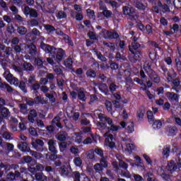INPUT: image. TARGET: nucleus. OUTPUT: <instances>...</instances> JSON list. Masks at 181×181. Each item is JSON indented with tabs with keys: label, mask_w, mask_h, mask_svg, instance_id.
Here are the masks:
<instances>
[{
	"label": "nucleus",
	"mask_w": 181,
	"mask_h": 181,
	"mask_svg": "<svg viewBox=\"0 0 181 181\" xmlns=\"http://www.w3.org/2000/svg\"><path fill=\"white\" fill-rule=\"evenodd\" d=\"M40 47L47 54H49V57H52L57 63H60L66 57V51L63 48H56L54 46L44 43L43 42H40Z\"/></svg>",
	"instance_id": "obj_1"
},
{
	"label": "nucleus",
	"mask_w": 181,
	"mask_h": 181,
	"mask_svg": "<svg viewBox=\"0 0 181 181\" xmlns=\"http://www.w3.org/2000/svg\"><path fill=\"white\" fill-rule=\"evenodd\" d=\"M98 118L100 122H97V127L102 128V129H107V132H117L119 129V126L114 124L112 119L106 116L105 114H98Z\"/></svg>",
	"instance_id": "obj_2"
},
{
	"label": "nucleus",
	"mask_w": 181,
	"mask_h": 181,
	"mask_svg": "<svg viewBox=\"0 0 181 181\" xmlns=\"http://www.w3.org/2000/svg\"><path fill=\"white\" fill-rule=\"evenodd\" d=\"M140 47L144 49L145 47L144 45L139 44V42H132L130 45H129V50L133 54L130 57L131 62L133 63H136V62L141 60L142 59V50H141Z\"/></svg>",
	"instance_id": "obj_3"
},
{
	"label": "nucleus",
	"mask_w": 181,
	"mask_h": 181,
	"mask_svg": "<svg viewBox=\"0 0 181 181\" xmlns=\"http://www.w3.org/2000/svg\"><path fill=\"white\" fill-rule=\"evenodd\" d=\"M23 46L24 47V53L29 55H25V59L30 60L31 57H34L37 54V47L33 43L25 44L23 43Z\"/></svg>",
	"instance_id": "obj_4"
},
{
	"label": "nucleus",
	"mask_w": 181,
	"mask_h": 181,
	"mask_svg": "<svg viewBox=\"0 0 181 181\" xmlns=\"http://www.w3.org/2000/svg\"><path fill=\"white\" fill-rule=\"evenodd\" d=\"M122 12L123 15L129 17L130 21H136V19L139 18L138 13L135 11V8H134V7L124 6L122 7Z\"/></svg>",
	"instance_id": "obj_5"
},
{
	"label": "nucleus",
	"mask_w": 181,
	"mask_h": 181,
	"mask_svg": "<svg viewBox=\"0 0 181 181\" xmlns=\"http://www.w3.org/2000/svg\"><path fill=\"white\" fill-rule=\"evenodd\" d=\"M16 170L19 169V165L18 164H9L8 163H0V171L4 172V173H8L9 170Z\"/></svg>",
	"instance_id": "obj_6"
},
{
	"label": "nucleus",
	"mask_w": 181,
	"mask_h": 181,
	"mask_svg": "<svg viewBox=\"0 0 181 181\" xmlns=\"http://www.w3.org/2000/svg\"><path fill=\"white\" fill-rule=\"evenodd\" d=\"M102 35L105 39H118L119 38V34L115 30L113 31L107 30L105 28H103L101 31Z\"/></svg>",
	"instance_id": "obj_7"
},
{
	"label": "nucleus",
	"mask_w": 181,
	"mask_h": 181,
	"mask_svg": "<svg viewBox=\"0 0 181 181\" xmlns=\"http://www.w3.org/2000/svg\"><path fill=\"white\" fill-rule=\"evenodd\" d=\"M47 144L48 145V151L51 154L59 153V151L57 150V141L54 139H47Z\"/></svg>",
	"instance_id": "obj_8"
},
{
	"label": "nucleus",
	"mask_w": 181,
	"mask_h": 181,
	"mask_svg": "<svg viewBox=\"0 0 181 181\" xmlns=\"http://www.w3.org/2000/svg\"><path fill=\"white\" fill-rule=\"evenodd\" d=\"M11 112L8 107H0V124L5 122V119H9Z\"/></svg>",
	"instance_id": "obj_9"
},
{
	"label": "nucleus",
	"mask_w": 181,
	"mask_h": 181,
	"mask_svg": "<svg viewBox=\"0 0 181 181\" xmlns=\"http://www.w3.org/2000/svg\"><path fill=\"white\" fill-rule=\"evenodd\" d=\"M177 169H181V167H179L178 163H176L173 160L168 161L167 170H169V172H176Z\"/></svg>",
	"instance_id": "obj_10"
},
{
	"label": "nucleus",
	"mask_w": 181,
	"mask_h": 181,
	"mask_svg": "<svg viewBox=\"0 0 181 181\" xmlns=\"http://www.w3.org/2000/svg\"><path fill=\"white\" fill-rule=\"evenodd\" d=\"M14 86H18V88L23 92L24 94L28 93V87L26 86V83L23 81H20L16 79L14 81Z\"/></svg>",
	"instance_id": "obj_11"
},
{
	"label": "nucleus",
	"mask_w": 181,
	"mask_h": 181,
	"mask_svg": "<svg viewBox=\"0 0 181 181\" xmlns=\"http://www.w3.org/2000/svg\"><path fill=\"white\" fill-rule=\"evenodd\" d=\"M178 131L179 129H177L176 126H168L165 134L168 136H176Z\"/></svg>",
	"instance_id": "obj_12"
},
{
	"label": "nucleus",
	"mask_w": 181,
	"mask_h": 181,
	"mask_svg": "<svg viewBox=\"0 0 181 181\" xmlns=\"http://www.w3.org/2000/svg\"><path fill=\"white\" fill-rule=\"evenodd\" d=\"M165 97L168 98L169 101H175L176 103H179V95L177 93H175L174 92H167L165 93Z\"/></svg>",
	"instance_id": "obj_13"
},
{
	"label": "nucleus",
	"mask_w": 181,
	"mask_h": 181,
	"mask_svg": "<svg viewBox=\"0 0 181 181\" xmlns=\"http://www.w3.org/2000/svg\"><path fill=\"white\" fill-rule=\"evenodd\" d=\"M17 147L21 152H28L30 151V147H29V144L26 141L20 142Z\"/></svg>",
	"instance_id": "obj_14"
},
{
	"label": "nucleus",
	"mask_w": 181,
	"mask_h": 181,
	"mask_svg": "<svg viewBox=\"0 0 181 181\" xmlns=\"http://www.w3.org/2000/svg\"><path fill=\"white\" fill-rule=\"evenodd\" d=\"M37 117V112L36 110L33 109L30 110V113L28 115V119L29 122H31V124H33L35 122V119Z\"/></svg>",
	"instance_id": "obj_15"
},
{
	"label": "nucleus",
	"mask_w": 181,
	"mask_h": 181,
	"mask_svg": "<svg viewBox=\"0 0 181 181\" xmlns=\"http://www.w3.org/2000/svg\"><path fill=\"white\" fill-rule=\"evenodd\" d=\"M32 146L34 148V149H36V151H39V146L41 148L45 146V142L42 141L41 139H36L35 141L31 142Z\"/></svg>",
	"instance_id": "obj_16"
},
{
	"label": "nucleus",
	"mask_w": 181,
	"mask_h": 181,
	"mask_svg": "<svg viewBox=\"0 0 181 181\" xmlns=\"http://www.w3.org/2000/svg\"><path fill=\"white\" fill-rule=\"evenodd\" d=\"M60 121H62L60 117L55 116L51 121V125H56V127L62 129V128H63V126L62 125V123H60Z\"/></svg>",
	"instance_id": "obj_17"
},
{
	"label": "nucleus",
	"mask_w": 181,
	"mask_h": 181,
	"mask_svg": "<svg viewBox=\"0 0 181 181\" xmlns=\"http://www.w3.org/2000/svg\"><path fill=\"white\" fill-rule=\"evenodd\" d=\"M63 156L62 155H58L57 153H53V154H47L46 155V159L48 160H50L51 162H54L56 159H62Z\"/></svg>",
	"instance_id": "obj_18"
},
{
	"label": "nucleus",
	"mask_w": 181,
	"mask_h": 181,
	"mask_svg": "<svg viewBox=\"0 0 181 181\" xmlns=\"http://www.w3.org/2000/svg\"><path fill=\"white\" fill-rule=\"evenodd\" d=\"M134 6L136 9H139V11H145L146 9V6L142 3V0H139V1H134Z\"/></svg>",
	"instance_id": "obj_19"
},
{
	"label": "nucleus",
	"mask_w": 181,
	"mask_h": 181,
	"mask_svg": "<svg viewBox=\"0 0 181 181\" xmlns=\"http://www.w3.org/2000/svg\"><path fill=\"white\" fill-rule=\"evenodd\" d=\"M33 100L35 105H39V104H42V105H43L44 104H46L45 98H42V95H40L39 96H35Z\"/></svg>",
	"instance_id": "obj_20"
},
{
	"label": "nucleus",
	"mask_w": 181,
	"mask_h": 181,
	"mask_svg": "<svg viewBox=\"0 0 181 181\" xmlns=\"http://www.w3.org/2000/svg\"><path fill=\"white\" fill-rule=\"evenodd\" d=\"M16 27L17 28V32L19 33V35L23 36L28 33V28H26L25 26L16 25Z\"/></svg>",
	"instance_id": "obj_21"
},
{
	"label": "nucleus",
	"mask_w": 181,
	"mask_h": 181,
	"mask_svg": "<svg viewBox=\"0 0 181 181\" xmlns=\"http://www.w3.org/2000/svg\"><path fill=\"white\" fill-rule=\"evenodd\" d=\"M99 15H103L106 19H110L112 17V11L111 10L104 9L103 12L99 13Z\"/></svg>",
	"instance_id": "obj_22"
},
{
	"label": "nucleus",
	"mask_w": 181,
	"mask_h": 181,
	"mask_svg": "<svg viewBox=\"0 0 181 181\" xmlns=\"http://www.w3.org/2000/svg\"><path fill=\"white\" fill-rule=\"evenodd\" d=\"M23 44L14 45L13 49L16 53H25V47Z\"/></svg>",
	"instance_id": "obj_23"
},
{
	"label": "nucleus",
	"mask_w": 181,
	"mask_h": 181,
	"mask_svg": "<svg viewBox=\"0 0 181 181\" xmlns=\"http://www.w3.org/2000/svg\"><path fill=\"white\" fill-rule=\"evenodd\" d=\"M35 160L30 157V156H24L21 160V165H25V163H30V162Z\"/></svg>",
	"instance_id": "obj_24"
},
{
	"label": "nucleus",
	"mask_w": 181,
	"mask_h": 181,
	"mask_svg": "<svg viewBox=\"0 0 181 181\" xmlns=\"http://www.w3.org/2000/svg\"><path fill=\"white\" fill-rule=\"evenodd\" d=\"M23 67L25 71H33V70H35V67L33 66V65H32V64H30L29 62H25L23 64Z\"/></svg>",
	"instance_id": "obj_25"
},
{
	"label": "nucleus",
	"mask_w": 181,
	"mask_h": 181,
	"mask_svg": "<svg viewBox=\"0 0 181 181\" xmlns=\"http://www.w3.org/2000/svg\"><path fill=\"white\" fill-rule=\"evenodd\" d=\"M86 76L89 78H95L97 77V71L90 69L86 71Z\"/></svg>",
	"instance_id": "obj_26"
},
{
	"label": "nucleus",
	"mask_w": 181,
	"mask_h": 181,
	"mask_svg": "<svg viewBox=\"0 0 181 181\" xmlns=\"http://www.w3.org/2000/svg\"><path fill=\"white\" fill-rule=\"evenodd\" d=\"M43 63V59L40 57H36L34 59V64L35 66H37L38 69H43V67H45Z\"/></svg>",
	"instance_id": "obj_27"
},
{
	"label": "nucleus",
	"mask_w": 181,
	"mask_h": 181,
	"mask_svg": "<svg viewBox=\"0 0 181 181\" xmlns=\"http://www.w3.org/2000/svg\"><path fill=\"white\" fill-rule=\"evenodd\" d=\"M87 158L95 160V162H98V160H100V158H98L97 156H95V154H94V151L93 150H90L88 152Z\"/></svg>",
	"instance_id": "obj_28"
},
{
	"label": "nucleus",
	"mask_w": 181,
	"mask_h": 181,
	"mask_svg": "<svg viewBox=\"0 0 181 181\" xmlns=\"http://www.w3.org/2000/svg\"><path fill=\"white\" fill-rule=\"evenodd\" d=\"M64 66L67 67V69H71L73 67V59H71V57H69L64 61Z\"/></svg>",
	"instance_id": "obj_29"
},
{
	"label": "nucleus",
	"mask_w": 181,
	"mask_h": 181,
	"mask_svg": "<svg viewBox=\"0 0 181 181\" xmlns=\"http://www.w3.org/2000/svg\"><path fill=\"white\" fill-rule=\"evenodd\" d=\"M94 52L95 53L98 60H100V62H107V57L104 56L101 52L98 51L96 49H94Z\"/></svg>",
	"instance_id": "obj_30"
},
{
	"label": "nucleus",
	"mask_w": 181,
	"mask_h": 181,
	"mask_svg": "<svg viewBox=\"0 0 181 181\" xmlns=\"http://www.w3.org/2000/svg\"><path fill=\"white\" fill-rule=\"evenodd\" d=\"M30 171L33 173V172H42L45 170V166L42 164H37L35 167L30 168Z\"/></svg>",
	"instance_id": "obj_31"
},
{
	"label": "nucleus",
	"mask_w": 181,
	"mask_h": 181,
	"mask_svg": "<svg viewBox=\"0 0 181 181\" xmlns=\"http://www.w3.org/2000/svg\"><path fill=\"white\" fill-rule=\"evenodd\" d=\"M0 88H6L7 90V93H12L13 91L12 86L6 83L0 82Z\"/></svg>",
	"instance_id": "obj_32"
},
{
	"label": "nucleus",
	"mask_w": 181,
	"mask_h": 181,
	"mask_svg": "<svg viewBox=\"0 0 181 181\" xmlns=\"http://www.w3.org/2000/svg\"><path fill=\"white\" fill-rule=\"evenodd\" d=\"M152 86H153V83L151 82V81H145L144 86H141L140 88V90H142L143 91H146L148 90V88H151Z\"/></svg>",
	"instance_id": "obj_33"
},
{
	"label": "nucleus",
	"mask_w": 181,
	"mask_h": 181,
	"mask_svg": "<svg viewBox=\"0 0 181 181\" xmlns=\"http://www.w3.org/2000/svg\"><path fill=\"white\" fill-rule=\"evenodd\" d=\"M55 138L56 139H57V141L63 142L64 141H66V139H67V136L65 133H58L57 134H56Z\"/></svg>",
	"instance_id": "obj_34"
},
{
	"label": "nucleus",
	"mask_w": 181,
	"mask_h": 181,
	"mask_svg": "<svg viewBox=\"0 0 181 181\" xmlns=\"http://www.w3.org/2000/svg\"><path fill=\"white\" fill-rule=\"evenodd\" d=\"M144 69L148 77L155 73V71L152 69L151 64H147Z\"/></svg>",
	"instance_id": "obj_35"
},
{
	"label": "nucleus",
	"mask_w": 181,
	"mask_h": 181,
	"mask_svg": "<svg viewBox=\"0 0 181 181\" xmlns=\"http://www.w3.org/2000/svg\"><path fill=\"white\" fill-rule=\"evenodd\" d=\"M148 77L150 80H152V81H154V83H158L159 81H160V78L158 76L156 72H153V74H151V75H150Z\"/></svg>",
	"instance_id": "obj_36"
},
{
	"label": "nucleus",
	"mask_w": 181,
	"mask_h": 181,
	"mask_svg": "<svg viewBox=\"0 0 181 181\" xmlns=\"http://www.w3.org/2000/svg\"><path fill=\"white\" fill-rule=\"evenodd\" d=\"M59 148L62 153H64V152H66V149H67V143L64 141L59 143Z\"/></svg>",
	"instance_id": "obj_37"
},
{
	"label": "nucleus",
	"mask_w": 181,
	"mask_h": 181,
	"mask_svg": "<svg viewBox=\"0 0 181 181\" xmlns=\"http://www.w3.org/2000/svg\"><path fill=\"white\" fill-rule=\"evenodd\" d=\"M112 102L107 100L105 102V106L106 107V110L108 111V112H112Z\"/></svg>",
	"instance_id": "obj_38"
},
{
	"label": "nucleus",
	"mask_w": 181,
	"mask_h": 181,
	"mask_svg": "<svg viewBox=\"0 0 181 181\" xmlns=\"http://www.w3.org/2000/svg\"><path fill=\"white\" fill-rule=\"evenodd\" d=\"M57 18L59 20L66 19V18H67V13H66V12L64 11L61 10V11H58V13L57 14Z\"/></svg>",
	"instance_id": "obj_39"
},
{
	"label": "nucleus",
	"mask_w": 181,
	"mask_h": 181,
	"mask_svg": "<svg viewBox=\"0 0 181 181\" xmlns=\"http://www.w3.org/2000/svg\"><path fill=\"white\" fill-rule=\"evenodd\" d=\"M40 131L42 130L39 128L30 127L29 129V132L33 136H37V132H40Z\"/></svg>",
	"instance_id": "obj_40"
},
{
	"label": "nucleus",
	"mask_w": 181,
	"mask_h": 181,
	"mask_svg": "<svg viewBox=\"0 0 181 181\" xmlns=\"http://www.w3.org/2000/svg\"><path fill=\"white\" fill-rule=\"evenodd\" d=\"M147 118L148 119V122L152 123L155 121V116H153V112L152 110L147 111Z\"/></svg>",
	"instance_id": "obj_41"
},
{
	"label": "nucleus",
	"mask_w": 181,
	"mask_h": 181,
	"mask_svg": "<svg viewBox=\"0 0 181 181\" xmlns=\"http://www.w3.org/2000/svg\"><path fill=\"white\" fill-rule=\"evenodd\" d=\"M28 25L31 28H34L35 26H37L39 25V21L36 18H33L27 22Z\"/></svg>",
	"instance_id": "obj_42"
},
{
	"label": "nucleus",
	"mask_w": 181,
	"mask_h": 181,
	"mask_svg": "<svg viewBox=\"0 0 181 181\" xmlns=\"http://www.w3.org/2000/svg\"><path fill=\"white\" fill-rule=\"evenodd\" d=\"M26 39L29 42H35L36 39H37V37L34 35L31 32L27 33L26 35Z\"/></svg>",
	"instance_id": "obj_43"
},
{
	"label": "nucleus",
	"mask_w": 181,
	"mask_h": 181,
	"mask_svg": "<svg viewBox=\"0 0 181 181\" xmlns=\"http://www.w3.org/2000/svg\"><path fill=\"white\" fill-rule=\"evenodd\" d=\"M72 177L74 181H80V179H81V175L80 174V172L74 171L72 173Z\"/></svg>",
	"instance_id": "obj_44"
},
{
	"label": "nucleus",
	"mask_w": 181,
	"mask_h": 181,
	"mask_svg": "<svg viewBox=\"0 0 181 181\" xmlns=\"http://www.w3.org/2000/svg\"><path fill=\"white\" fill-rule=\"evenodd\" d=\"M120 175L122 177H127V179H131L132 175L131 173L128 170H126V171L122 170L120 173Z\"/></svg>",
	"instance_id": "obj_45"
},
{
	"label": "nucleus",
	"mask_w": 181,
	"mask_h": 181,
	"mask_svg": "<svg viewBox=\"0 0 181 181\" xmlns=\"http://www.w3.org/2000/svg\"><path fill=\"white\" fill-rule=\"evenodd\" d=\"M2 137L6 141H12V139H13L12 134L9 133V132H4L2 134Z\"/></svg>",
	"instance_id": "obj_46"
},
{
	"label": "nucleus",
	"mask_w": 181,
	"mask_h": 181,
	"mask_svg": "<svg viewBox=\"0 0 181 181\" xmlns=\"http://www.w3.org/2000/svg\"><path fill=\"white\" fill-rule=\"evenodd\" d=\"M40 88V83L39 82L33 83L31 86H30V91H37Z\"/></svg>",
	"instance_id": "obj_47"
},
{
	"label": "nucleus",
	"mask_w": 181,
	"mask_h": 181,
	"mask_svg": "<svg viewBox=\"0 0 181 181\" xmlns=\"http://www.w3.org/2000/svg\"><path fill=\"white\" fill-rule=\"evenodd\" d=\"M153 127L154 129H159L162 128V122L160 120H156L153 122Z\"/></svg>",
	"instance_id": "obj_48"
},
{
	"label": "nucleus",
	"mask_w": 181,
	"mask_h": 181,
	"mask_svg": "<svg viewBox=\"0 0 181 181\" xmlns=\"http://www.w3.org/2000/svg\"><path fill=\"white\" fill-rule=\"evenodd\" d=\"M45 29L49 33H53L56 30V28L54 26L47 24L45 25Z\"/></svg>",
	"instance_id": "obj_49"
},
{
	"label": "nucleus",
	"mask_w": 181,
	"mask_h": 181,
	"mask_svg": "<svg viewBox=\"0 0 181 181\" xmlns=\"http://www.w3.org/2000/svg\"><path fill=\"white\" fill-rule=\"evenodd\" d=\"M170 153V147H166L163 149V158H169Z\"/></svg>",
	"instance_id": "obj_50"
},
{
	"label": "nucleus",
	"mask_w": 181,
	"mask_h": 181,
	"mask_svg": "<svg viewBox=\"0 0 181 181\" xmlns=\"http://www.w3.org/2000/svg\"><path fill=\"white\" fill-rule=\"evenodd\" d=\"M74 163L76 166H78V168H80V166L83 165V160H81V158L80 157H76L74 159Z\"/></svg>",
	"instance_id": "obj_51"
},
{
	"label": "nucleus",
	"mask_w": 181,
	"mask_h": 181,
	"mask_svg": "<svg viewBox=\"0 0 181 181\" xmlns=\"http://www.w3.org/2000/svg\"><path fill=\"white\" fill-rule=\"evenodd\" d=\"M126 131L127 134H132V132L135 131V129H134V122H132L130 124L127 126V127L126 128Z\"/></svg>",
	"instance_id": "obj_52"
},
{
	"label": "nucleus",
	"mask_w": 181,
	"mask_h": 181,
	"mask_svg": "<svg viewBox=\"0 0 181 181\" xmlns=\"http://www.w3.org/2000/svg\"><path fill=\"white\" fill-rule=\"evenodd\" d=\"M90 100L89 101V105H93V104H94L95 101L98 100V97H97V95L95 94L90 95Z\"/></svg>",
	"instance_id": "obj_53"
},
{
	"label": "nucleus",
	"mask_w": 181,
	"mask_h": 181,
	"mask_svg": "<svg viewBox=\"0 0 181 181\" xmlns=\"http://www.w3.org/2000/svg\"><path fill=\"white\" fill-rule=\"evenodd\" d=\"M93 168L95 170H96V172H103V170H104V165H103V164L96 163L95 164Z\"/></svg>",
	"instance_id": "obj_54"
},
{
	"label": "nucleus",
	"mask_w": 181,
	"mask_h": 181,
	"mask_svg": "<svg viewBox=\"0 0 181 181\" xmlns=\"http://www.w3.org/2000/svg\"><path fill=\"white\" fill-rule=\"evenodd\" d=\"M119 166L122 168V169H124V170H128V163H125L124 160H120L119 161Z\"/></svg>",
	"instance_id": "obj_55"
},
{
	"label": "nucleus",
	"mask_w": 181,
	"mask_h": 181,
	"mask_svg": "<svg viewBox=\"0 0 181 181\" xmlns=\"http://www.w3.org/2000/svg\"><path fill=\"white\" fill-rule=\"evenodd\" d=\"M105 46H107V47H109L110 49L111 52H115V44L114 42H106L105 43Z\"/></svg>",
	"instance_id": "obj_56"
},
{
	"label": "nucleus",
	"mask_w": 181,
	"mask_h": 181,
	"mask_svg": "<svg viewBox=\"0 0 181 181\" xmlns=\"http://www.w3.org/2000/svg\"><path fill=\"white\" fill-rule=\"evenodd\" d=\"M78 98L81 101H86L87 100V98H86V93H84L83 91L78 93Z\"/></svg>",
	"instance_id": "obj_57"
},
{
	"label": "nucleus",
	"mask_w": 181,
	"mask_h": 181,
	"mask_svg": "<svg viewBox=\"0 0 181 181\" xmlns=\"http://www.w3.org/2000/svg\"><path fill=\"white\" fill-rule=\"evenodd\" d=\"M160 177L164 181H172V179H170V175L166 174L165 173H161Z\"/></svg>",
	"instance_id": "obj_58"
},
{
	"label": "nucleus",
	"mask_w": 181,
	"mask_h": 181,
	"mask_svg": "<svg viewBox=\"0 0 181 181\" xmlns=\"http://www.w3.org/2000/svg\"><path fill=\"white\" fill-rule=\"evenodd\" d=\"M117 88H118V86L115 85V83H110L109 86V90L111 94H112L114 91H116Z\"/></svg>",
	"instance_id": "obj_59"
},
{
	"label": "nucleus",
	"mask_w": 181,
	"mask_h": 181,
	"mask_svg": "<svg viewBox=\"0 0 181 181\" xmlns=\"http://www.w3.org/2000/svg\"><path fill=\"white\" fill-rule=\"evenodd\" d=\"M6 179L11 181L16 180V177L15 175V173H13V172H10L8 174H7Z\"/></svg>",
	"instance_id": "obj_60"
},
{
	"label": "nucleus",
	"mask_w": 181,
	"mask_h": 181,
	"mask_svg": "<svg viewBox=\"0 0 181 181\" xmlns=\"http://www.w3.org/2000/svg\"><path fill=\"white\" fill-rule=\"evenodd\" d=\"M46 129L48 134H54L56 129V127H54V125L52 124V125L47 126L46 127Z\"/></svg>",
	"instance_id": "obj_61"
},
{
	"label": "nucleus",
	"mask_w": 181,
	"mask_h": 181,
	"mask_svg": "<svg viewBox=\"0 0 181 181\" xmlns=\"http://www.w3.org/2000/svg\"><path fill=\"white\" fill-rule=\"evenodd\" d=\"M37 16H39V13H37L36 9L33 8L30 13V18H37Z\"/></svg>",
	"instance_id": "obj_62"
},
{
	"label": "nucleus",
	"mask_w": 181,
	"mask_h": 181,
	"mask_svg": "<svg viewBox=\"0 0 181 181\" xmlns=\"http://www.w3.org/2000/svg\"><path fill=\"white\" fill-rule=\"evenodd\" d=\"M7 32L10 35H13V33H15V32H16V30L15 29V27H13V25H11L7 27Z\"/></svg>",
	"instance_id": "obj_63"
},
{
	"label": "nucleus",
	"mask_w": 181,
	"mask_h": 181,
	"mask_svg": "<svg viewBox=\"0 0 181 181\" xmlns=\"http://www.w3.org/2000/svg\"><path fill=\"white\" fill-rule=\"evenodd\" d=\"M173 4L176 9H181V0H174Z\"/></svg>",
	"instance_id": "obj_64"
}]
</instances>
